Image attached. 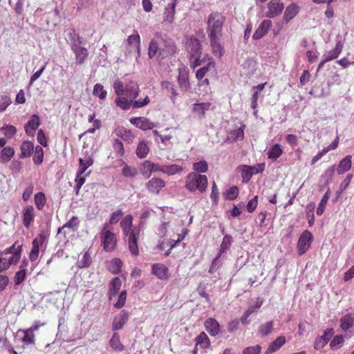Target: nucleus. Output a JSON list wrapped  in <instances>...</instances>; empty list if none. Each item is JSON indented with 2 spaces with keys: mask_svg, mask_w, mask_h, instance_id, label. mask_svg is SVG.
<instances>
[{
  "mask_svg": "<svg viewBox=\"0 0 354 354\" xmlns=\"http://www.w3.org/2000/svg\"><path fill=\"white\" fill-rule=\"evenodd\" d=\"M225 17L219 12L211 13L207 19V31L209 38L222 37L223 26Z\"/></svg>",
  "mask_w": 354,
  "mask_h": 354,
  "instance_id": "nucleus-1",
  "label": "nucleus"
},
{
  "mask_svg": "<svg viewBox=\"0 0 354 354\" xmlns=\"http://www.w3.org/2000/svg\"><path fill=\"white\" fill-rule=\"evenodd\" d=\"M207 187V178L205 175L198 173H189L185 179V187L190 192L198 190L200 192H204Z\"/></svg>",
  "mask_w": 354,
  "mask_h": 354,
  "instance_id": "nucleus-2",
  "label": "nucleus"
},
{
  "mask_svg": "<svg viewBox=\"0 0 354 354\" xmlns=\"http://www.w3.org/2000/svg\"><path fill=\"white\" fill-rule=\"evenodd\" d=\"M101 240L104 249L106 252H111L115 250L116 246V236L114 233L109 230L108 224H105L101 232Z\"/></svg>",
  "mask_w": 354,
  "mask_h": 354,
  "instance_id": "nucleus-3",
  "label": "nucleus"
},
{
  "mask_svg": "<svg viewBox=\"0 0 354 354\" xmlns=\"http://www.w3.org/2000/svg\"><path fill=\"white\" fill-rule=\"evenodd\" d=\"M313 234L308 230H305L300 235L297 242V250L300 255L304 254L310 248L312 241Z\"/></svg>",
  "mask_w": 354,
  "mask_h": 354,
  "instance_id": "nucleus-4",
  "label": "nucleus"
},
{
  "mask_svg": "<svg viewBox=\"0 0 354 354\" xmlns=\"http://www.w3.org/2000/svg\"><path fill=\"white\" fill-rule=\"evenodd\" d=\"M160 41L161 48L158 53V59H163L176 52V46L171 41L164 39L160 36Z\"/></svg>",
  "mask_w": 354,
  "mask_h": 354,
  "instance_id": "nucleus-5",
  "label": "nucleus"
},
{
  "mask_svg": "<svg viewBox=\"0 0 354 354\" xmlns=\"http://www.w3.org/2000/svg\"><path fill=\"white\" fill-rule=\"evenodd\" d=\"M283 8V3L281 0H271L268 3V11L266 16L268 18H274L281 14Z\"/></svg>",
  "mask_w": 354,
  "mask_h": 354,
  "instance_id": "nucleus-6",
  "label": "nucleus"
},
{
  "mask_svg": "<svg viewBox=\"0 0 354 354\" xmlns=\"http://www.w3.org/2000/svg\"><path fill=\"white\" fill-rule=\"evenodd\" d=\"M187 46L189 56H201L202 46L199 40L195 37H191L187 41Z\"/></svg>",
  "mask_w": 354,
  "mask_h": 354,
  "instance_id": "nucleus-7",
  "label": "nucleus"
},
{
  "mask_svg": "<svg viewBox=\"0 0 354 354\" xmlns=\"http://www.w3.org/2000/svg\"><path fill=\"white\" fill-rule=\"evenodd\" d=\"M40 125L39 118L37 115H32L27 123L24 126L26 133L28 136H33L35 130Z\"/></svg>",
  "mask_w": 354,
  "mask_h": 354,
  "instance_id": "nucleus-8",
  "label": "nucleus"
},
{
  "mask_svg": "<svg viewBox=\"0 0 354 354\" xmlns=\"http://www.w3.org/2000/svg\"><path fill=\"white\" fill-rule=\"evenodd\" d=\"M165 182L158 178H153L147 184L146 187L149 192L154 194H159L160 190L165 187Z\"/></svg>",
  "mask_w": 354,
  "mask_h": 354,
  "instance_id": "nucleus-9",
  "label": "nucleus"
},
{
  "mask_svg": "<svg viewBox=\"0 0 354 354\" xmlns=\"http://www.w3.org/2000/svg\"><path fill=\"white\" fill-rule=\"evenodd\" d=\"M75 56V64L77 65H82L86 61L88 57V50L82 46H78L71 50Z\"/></svg>",
  "mask_w": 354,
  "mask_h": 354,
  "instance_id": "nucleus-10",
  "label": "nucleus"
},
{
  "mask_svg": "<svg viewBox=\"0 0 354 354\" xmlns=\"http://www.w3.org/2000/svg\"><path fill=\"white\" fill-rule=\"evenodd\" d=\"M130 122L142 130L152 129L153 127H156V124L154 123L150 122L147 118L142 117L132 118L130 120Z\"/></svg>",
  "mask_w": 354,
  "mask_h": 354,
  "instance_id": "nucleus-11",
  "label": "nucleus"
},
{
  "mask_svg": "<svg viewBox=\"0 0 354 354\" xmlns=\"http://www.w3.org/2000/svg\"><path fill=\"white\" fill-rule=\"evenodd\" d=\"M128 319V313L124 310H122L121 313L114 318L112 326L113 330H119L122 329L124 325L127 322Z\"/></svg>",
  "mask_w": 354,
  "mask_h": 354,
  "instance_id": "nucleus-12",
  "label": "nucleus"
},
{
  "mask_svg": "<svg viewBox=\"0 0 354 354\" xmlns=\"http://www.w3.org/2000/svg\"><path fill=\"white\" fill-rule=\"evenodd\" d=\"M152 273L160 279H167L169 277V270L164 264L155 263L152 266Z\"/></svg>",
  "mask_w": 354,
  "mask_h": 354,
  "instance_id": "nucleus-13",
  "label": "nucleus"
},
{
  "mask_svg": "<svg viewBox=\"0 0 354 354\" xmlns=\"http://www.w3.org/2000/svg\"><path fill=\"white\" fill-rule=\"evenodd\" d=\"M178 84L181 91L186 92L190 88V84L188 78V73L185 71L178 69Z\"/></svg>",
  "mask_w": 354,
  "mask_h": 354,
  "instance_id": "nucleus-14",
  "label": "nucleus"
},
{
  "mask_svg": "<svg viewBox=\"0 0 354 354\" xmlns=\"http://www.w3.org/2000/svg\"><path fill=\"white\" fill-rule=\"evenodd\" d=\"M156 38L152 39L150 41L149 46V51L148 55L149 58H153L154 57H157L158 58V53L160 51V48H161V44L160 41V35H156Z\"/></svg>",
  "mask_w": 354,
  "mask_h": 354,
  "instance_id": "nucleus-15",
  "label": "nucleus"
},
{
  "mask_svg": "<svg viewBox=\"0 0 354 354\" xmlns=\"http://www.w3.org/2000/svg\"><path fill=\"white\" fill-rule=\"evenodd\" d=\"M272 26V22L270 20H263L259 25L257 30L253 34V39L255 40L259 39L268 32Z\"/></svg>",
  "mask_w": 354,
  "mask_h": 354,
  "instance_id": "nucleus-16",
  "label": "nucleus"
},
{
  "mask_svg": "<svg viewBox=\"0 0 354 354\" xmlns=\"http://www.w3.org/2000/svg\"><path fill=\"white\" fill-rule=\"evenodd\" d=\"M140 230H138L137 232L132 231L130 233V236L129 237L128 243H129V249L131 253L133 255H137L138 254V248L137 245L138 236L139 235Z\"/></svg>",
  "mask_w": 354,
  "mask_h": 354,
  "instance_id": "nucleus-17",
  "label": "nucleus"
},
{
  "mask_svg": "<svg viewBox=\"0 0 354 354\" xmlns=\"http://www.w3.org/2000/svg\"><path fill=\"white\" fill-rule=\"evenodd\" d=\"M35 218L34 207L32 205L26 207L23 210V224L28 228Z\"/></svg>",
  "mask_w": 354,
  "mask_h": 354,
  "instance_id": "nucleus-18",
  "label": "nucleus"
},
{
  "mask_svg": "<svg viewBox=\"0 0 354 354\" xmlns=\"http://www.w3.org/2000/svg\"><path fill=\"white\" fill-rule=\"evenodd\" d=\"M343 49V44L338 41L336 44L335 48L332 50L328 51L323 55L325 62H329L338 57Z\"/></svg>",
  "mask_w": 354,
  "mask_h": 354,
  "instance_id": "nucleus-19",
  "label": "nucleus"
},
{
  "mask_svg": "<svg viewBox=\"0 0 354 354\" xmlns=\"http://www.w3.org/2000/svg\"><path fill=\"white\" fill-rule=\"evenodd\" d=\"M67 35V41L69 44L71 50L81 46L82 40L74 29H71Z\"/></svg>",
  "mask_w": 354,
  "mask_h": 354,
  "instance_id": "nucleus-20",
  "label": "nucleus"
},
{
  "mask_svg": "<svg viewBox=\"0 0 354 354\" xmlns=\"http://www.w3.org/2000/svg\"><path fill=\"white\" fill-rule=\"evenodd\" d=\"M210 103H195L192 106V111L195 113L200 119L205 118V111L209 109Z\"/></svg>",
  "mask_w": 354,
  "mask_h": 354,
  "instance_id": "nucleus-21",
  "label": "nucleus"
},
{
  "mask_svg": "<svg viewBox=\"0 0 354 354\" xmlns=\"http://www.w3.org/2000/svg\"><path fill=\"white\" fill-rule=\"evenodd\" d=\"M205 326L207 331L212 336H216L219 333V324L213 318H209L205 322Z\"/></svg>",
  "mask_w": 354,
  "mask_h": 354,
  "instance_id": "nucleus-22",
  "label": "nucleus"
},
{
  "mask_svg": "<svg viewBox=\"0 0 354 354\" xmlns=\"http://www.w3.org/2000/svg\"><path fill=\"white\" fill-rule=\"evenodd\" d=\"M138 93L139 88L136 83L131 82L126 85L124 95L129 99H136L138 96Z\"/></svg>",
  "mask_w": 354,
  "mask_h": 354,
  "instance_id": "nucleus-23",
  "label": "nucleus"
},
{
  "mask_svg": "<svg viewBox=\"0 0 354 354\" xmlns=\"http://www.w3.org/2000/svg\"><path fill=\"white\" fill-rule=\"evenodd\" d=\"M122 285L121 279L119 277H114L109 283V299H112L119 292Z\"/></svg>",
  "mask_w": 354,
  "mask_h": 354,
  "instance_id": "nucleus-24",
  "label": "nucleus"
},
{
  "mask_svg": "<svg viewBox=\"0 0 354 354\" xmlns=\"http://www.w3.org/2000/svg\"><path fill=\"white\" fill-rule=\"evenodd\" d=\"M299 7L295 3L289 5L283 14V19L286 21H289L292 19L299 12Z\"/></svg>",
  "mask_w": 354,
  "mask_h": 354,
  "instance_id": "nucleus-25",
  "label": "nucleus"
},
{
  "mask_svg": "<svg viewBox=\"0 0 354 354\" xmlns=\"http://www.w3.org/2000/svg\"><path fill=\"white\" fill-rule=\"evenodd\" d=\"M286 342L284 336H279L274 342H272L267 348L266 354H271L279 350Z\"/></svg>",
  "mask_w": 354,
  "mask_h": 354,
  "instance_id": "nucleus-26",
  "label": "nucleus"
},
{
  "mask_svg": "<svg viewBox=\"0 0 354 354\" xmlns=\"http://www.w3.org/2000/svg\"><path fill=\"white\" fill-rule=\"evenodd\" d=\"M34 144L30 141H24L21 145V158L30 156L35 150Z\"/></svg>",
  "mask_w": 354,
  "mask_h": 354,
  "instance_id": "nucleus-27",
  "label": "nucleus"
},
{
  "mask_svg": "<svg viewBox=\"0 0 354 354\" xmlns=\"http://www.w3.org/2000/svg\"><path fill=\"white\" fill-rule=\"evenodd\" d=\"M221 37H210V44L212 48V52L214 55L218 57H221L223 55V49L221 45Z\"/></svg>",
  "mask_w": 354,
  "mask_h": 354,
  "instance_id": "nucleus-28",
  "label": "nucleus"
},
{
  "mask_svg": "<svg viewBox=\"0 0 354 354\" xmlns=\"http://www.w3.org/2000/svg\"><path fill=\"white\" fill-rule=\"evenodd\" d=\"M354 325V317L351 314H347L340 319V327L344 331H346Z\"/></svg>",
  "mask_w": 354,
  "mask_h": 354,
  "instance_id": "nucleus-29",
  "label": "nucleus"
},
{
  "mask_svg": "<svg viewBox=\"0 0 354 354\" xmlns=\"http://www.w3.org/2000/svg\"><path fill=\"white\" fill-rule=\"evenodd\" d=\"M10 248L11 249L12 254H13V256L10 257L9 259L15 264L20 259L22 244L19 243L18 241H16Z\"/></svg>",
  "mask_w": 354,
  "mask_h": 354,
  "instance_id": "nucleus-30",
  "label": "nucleus"
},
{
  "mask_svg": "<svg viewBox=\"0 0 354 354\" xmlns=\"http://www.w3.org/2000/svg\"><path fill=\"white\" fill-rule=\"evenodd\" d=\"M209 345V339L204 332L201 333L200 335L196 338V348L200 346L201 348L205 349L208 348Z\"/></svg>",
  "mask_w": 354,
  "mask_h": 354,
  "instance_id": "nucleus-31",
  "label": "nucleus"
},
{
  "mask_svg": "<svg viewBox=\"0 0 354 354\" xmlns=\"http://www.w3.org/2000/svg\"><path fill=\"white\" fill-rule=\"evenodd\" d=\"M238 169L241 172L243 182H249L254 174L251 166L241 165L238 167Z\"/></svg>",
  "mask_w": 354,
  "mask_h": 354,
  "instance_id": "nucleus-32",
  "label": "nucleus"
},
{
  "mask_svg": "<svg viewBox=\"0 0 354 354\" xmlns=\"http://www.w3.org/2000/svg\"><path fill=\"white\" fill-rule=\"evenodd\" d=\"M109 345L116 352H121L124 348V346L120 342L118 334L115 333L112 335V337L109 341Z\"/></svg>",
  "mask_w": 354,
  "mask_h": 354,
  "instance_id": "nucleus-33",
  "label": "nucleus"
},
{
  "mask_svg": "<svg viewBox=\"0 0 354 354\" xmlns=\"http://www.w3.org/2000/svg\"><path fill=\"white\" fill-rule=\"evenodd\" d=\"M351 156L348 155L339 162L337 168V171L339 174H344L350 169L351 167Z\"/></svg>",
  "mask_w": 354,
  "mask_h": 354,
  "instance_id": "nucleus-34",
  "label": "nucleus"
},
{
  "mask_svg": "<svg viewBox=\"0 0 354 354\" xmlns=\"http://www.w3.org/2000/svg\"><path fill=\"white\" fill-rule=\"evenodd\" d=\"M283 150L279 144H275L268 150V157L272 160H276L282 154Z\"/></svg>",
  "mask_w": 354,
  "mask_h": 354,
  "instance_id": "nucleus-35",
  "label": "nucleus"
},
{
  "mask_svg": "<svg viewBox=\"0 0 354 354\" xmlns=\"http://www.w3.org/2000/svg\"><path fill=\"white\" fill-rule=\"evenodd\" d=\"M127 43L130 46L137 49L138 56L140 55V37L138 34L131 35L127 39Z\"/></svg>",
  "mask_w": 354,
  "mask_h": 354,
  "instance_id": "nucleus-36",
  "label": "nucleus"
},
{
  "mask_svg": "<svg viewBox=\"0 0 354 354\" xmlns=\"http://www.w3.org/2000/svg\"><path fill=\"white\" fill-rule=\"evenodd\" d=\"M127 97H123L120 95L115 100V103L118 106L121 108L123 110H128L130 109L131 105L132 104L133 100L129 99Z\"/></svg>",
  "mask_w": 354,
  "mask_h": 354,
  "instance_id": "nucleus-37",
  "label": "nucleus"
},
{
  "mask_svg": "<svg viewBox=\"0 0 354 354\" xmlns=\"http://www.w3.org/2000/svg\"><path fill=\"white\" fill-rule=\"evenodd\" d=\"M161 170L162 173L171 176L181 172L183 171V167L177 165H164Z\"/></svg>",
  "mask_w": 354,
  "mask_h": 354,
  "instance_id": "nucleus-38",
  "label": "nucleus"
},
{
  "mask_svg": "<svg viewBox=\"0 0 354 354\" xmlns=\"http://www.w3.org/2000/svg\"><path fill=\"white\" fill-rule=\"evenodd\" d=\"M177 0H172V2L169 4L168 8H166V11L165 12V20L171 23L174 17L175 14V8L176 5Z\"/></svg>",
  "mask_w": 354,
  "mask_h": 354,
  "instance_id": "nucleus-39",
  "label": "nucleus"
},
{
  "mask_svg": "<svg viewBox=\"0 0 354 354\" xmlns=\"http://www.w3.org/2000/svg\"><path fill=\"white\" fill-rule=\"evenodd\" d=\"M149 148L145 141H141L136 149V155L140 158H145L149 153Z\"/></svg>",
  "mask_w": 354,
  "mask_h": 354,
  "instance_id": "nucleus-40",
  "label": "nucleus"
},
{
  "mask_svg": "<svg viewBox=\"0 0 354 354\" xmlns=\"http://www.w3.org/2000/svg\"><path fill=\"white\" fill-rule=\"evenodd\" d=\"M79 162L80 168L77 171L78 175H82L93 165V160L90 157H86L85 159L80 158Z\"/></svg>",
  "mask_w": 354,
  "mask_h": 354,
  "instance_id": "nucleus-41",
  "label": "nucleus"
},
{
  "mask_svg": "<svg viewBox=\"0 0 354 354\" xmlns=\"http://www.w3.org/2000/svg\"><path fill=\"white\" fill-rule=\"evenodd\" d=\"M15 151L10 147H6L3 149L1 153L0 159L2 162H8L14 156Z\"/></svg>",
  "mask_w": 354,
  "mask_h": 354,
  "instance_id": "nucleus-42",
  "label": "nucleus"
},
{
  "mask_svg": "<svg viewBox=\"0 0 354 354\" xmlns=\"http://www.w3.org/2000/svg\"><path fill=\"white\" fill-rule=\"evenodd\" d=\"M214 67V64L212 62H209L207 64L196 71V77L198 80H203L205 75L207 73V72L209 71Z\"/></svg>",
  "mask_w": 354,
  "mask_h": 354,
  "instance_id": "nucleus-43",
  "label": "nucleus"
},
{
  "mask_svg": "<svg viewBox=\"0 0 354 354\" xmlns=\"http://www.w3.org/2000/svg\"><path fill=\"white\" fill-rule=\"evenodd\" d=\"M330 190L328 189L322 197L316 210V213L317 215L321 216L324 213V209L326 206L328 198L330 197Z\"/></svg>",
  "mask_w": 354,
  "mask_h": 354,
  "instance_id": "nucleus-44",
  "label": "nucleus"
},
{
  "mask_svg": "<svg viewBox=\"0 0 354 354\" xmlns=\"http://www.w3.org/2000/svg\"><path fill=\"white\" fill-rule=\"evenodd\" d=\"M80 221L77 216H73L68 222H66L63 226L62 229L68 228L72 232H75L78 229Z\"/></svg>",
  "mask_w": 354,
  "mask_h": 354,
  "instance_id": "nucleus-45",
  "label": "nucleus"
},
{
  "mask_svg": "<svg viewBox=\"0 0 354 354\" xmlns=\"http://www.w3.org/2000/svg\"><path fill=\"white\" fill-rule=\"evenodd\" d=\"M231 245V236L229 235L224 236L222 243L221 244L220 250L217 254V258H220L222 254L226 252Z\"/></svg>",
  "mask_w": 354,
  "mask_h": 354,
  "instance_id": "nucleus-46",
  "label": "nucleus"
},
{
  "mask_svg": "<svg viewBox=\"0 0 354 354\" xmlns=\"http://www.w3.org/2000/svg\"><path fill=\"white\" fill-rule=\"evenodd\" d=\"M273 328V322L270 321L267 322L265 324H261L259 326L258 330L259 333L261 334L262 336H267L269 335Z\"/></svg>",
  "mask_w": 354,
  "mask_h": 354,
  "instance_id": "nucleus-47",
  "label": "nucleus"
},
{
  "mask_svg": "<svg viewBox=\"0 0 354 354\" xmlns=\"http://www.w3.org/2000/svg\"><path fill=\"white\" fill-rule=\"evenodd\" d=\"M93 94L98 97L100 100H104L106 97L107 93L104 89V86L100 84H96L94 86Z\"/></svg>",
  "mask_w": 354,
  "mask_h": 354,
  "instance_id": "nucleus-48",
  "label": "nucleus"
},
{
  "mask_svg": "<svg viewBox=\"0 0 354 354\" xmlns=\"http://www.w3.org/2000/svg\"><path fill=\"white\" fill-rule=\"evenodd\" d=\"M33 161L36 165H40L44 158V150L39 145L36 146L34 150Z\"/></svg>",
  "mask_w": 354,
  "mask_h": 354,
  "instance_id": "nucleus-49",
  "label": "nucleus"
},
{
  "mask_svg": "<svg viewBox=\"0 0 354 354\" xmlns=\"http://www.w3.org/2000/svg\"><path fill=\"white\" fill-rule=\"evenodd\" d=\"M35 202L38 209L41 210L44 207L46 200L43 192H38L35 195Z\"/></svg>",
  "mask_w": 354,
  "mask_h": 354,
  "instance_id": "nucleus-50",
  "label": "nucleus"
},
{
  "mask_svg": "<svg viewBox=\"0 0 354 354\" xmlns=\"http://www.w3.org/2000/svg\"><path fill=\"white\" fill-rule=\"evenodd\" d=\"M91 263V258L90 254L86 252H85L82 259L77 263V267L80 268H87Z\"/></svg>",
  "mask_w": 354,
  "mask_h": 354,
  "instance_id": "nucleus-51",
  "label": "nucleus"
},
{
  "mask_svg": "<svg viewBox=\"0 0 354 354\" xmlns=\"http://www.w3.org/2000/svg\"><path fill=\"white\" fill-rule=\"evenodd\" d=\"M122 263L119 259H114L110 262V270L114 273L118 274L120 272Z\"/></svg>",
  "mask_w": 354,
  "mask_h": 354,
  "instance_id": "nucleus-52",
  "label": "nucleus"
},
{
  "mask_svg": "<svg viewBox=\"0 0 354 354\" xmlns=\"http://www.w3.org/2000/svg\"><path fill=\"white\" fill-rule=\"evenodd\" d=\"M193 169L198 173H205L207 171L208 165L205 160H201L193 164Z\"/></svg>",
  "mask_w": 354,
  "mask_h": 354,
  "instance_id": "nucleus-53",
  "label": "nucleus"
},
{
  "mask_svg": "<svg viewBox=\"0 0 354 354\" xmlns=\"http://www.w3.org/2000/svg\"><path fill=\"white\" fill-rule=\"evenodd\" d=\"M113 87L115 94L118 96L122 95L124 94L125 87H124L123 84L121 81L118 80H115L113 84Z\"/></svg>",
  "mask_w": 354,
  "mask_h": 354,
  "instance_id": "nucleus-54",
  "label": "nucleus"
},
{
  "mask_svg": "<svg viewBox=\"0 0 354 354\" xmlns=\"http://www.w3.org/2000/svg\"><path fill=\"white\" fill-rule=\"evenodd\" d=\"M329 337H317L314 344V348L316 350H320L323 348L328 342Z\"/></svg>",
  "mask_w": 354,
  "mask_h": 354,
  "instance_id": "nucleus-55",
  "label": "nucleus"
},
{
  "mask_svg": "<svg viewBox=\"0 0 354 354\" xmlns=\"http://www.w3.org/2000/svg\"><path fill=\"white\" fill-rule=\"evenodd\" d=\"M239 195V189L237 187H230L225 193L226 198L229 200H234Z\"/></svg>",
  "mask_w": 354,
  "mask_h": 354,
  "instance_id": "nucleus-56",
  "label": "nucleus"
},
{
  "mask_svg": "<svg viewBox=\"0 0 354 354\" xmlns=\"http://www.w3.org/2000/svg\"><path fill=\"white\" fill-rule=\"evenodd\" d=\"M23 333L24 336L22 338V342L26 344H32L35 342V335L33 333H30L28 330H24Z\"/></svg>",
  "mask_w": 354,
  "mask_h": 354,
  "instance_id": "nucleus-57",
  "label": "nucleus"
},
{
  "mask_svg": "<svg viewBox=\"0 0 354 354\" xmlns=\"http://www.w3.org/2000/svg\"><path fill=\"white\" fill-rule=\"evenodd\" d=\"M126 299H127V291L122 290L120 293L117 302L114 304V306L117 308H122L125 304Z\"/></svg>",
  "mask_w": 354,
  "mask_h": 354,
  "instance_id": "nucleus-58",
  "label": "nucleus"
},
{
  "mask_svg": "<svg viewBox=\"0 0 354 354\" xmlns=\"http://www.w3.org/2000/svg\"><path fill=\"white\" fill-rule=\"evenodd\" d=\"M26 277V270L21 269L19 270L15 275L14 280L15 285L21 284Z\"/></svg>",
  "mask_w": 354,
  "mask_h": 354,
  "instance_id": "nucleus-59",
  "label": "nucleus"
},
{
  "mask_svg": "<svg viewBox=\"0 0 354 354\" xmlns=\"http://www.w3.org/2000/svg\"><path fill=\"white\" fill-rule=\"evenodd\" d=\"M113 149L119 154V156H123L124 149L122 142L119 139L114 140Z\"/></svg>",
  "mask_w": 354,
  "mask_h": 354,
  "instance_id": "nucleus-60",
  "label": "nucleus"
},
{
  "mask_svg": "<svg viewBox=\"0 0 354 354\" xmlns=\"http://www.w3.org/2000/svg\"><path fill=\"white\" fill-rule=\"evenodd\" d=\"M258 205V196H255L253 198H252L247 204V210L248 212H253L257 208Z\"/></svg>",
  "mask_w": 354,
  "mask_h": 354,
  "instance_id": "nucleus-61",
  "label": "nucleus"
},
{
  "mask_svg": "<svg viewBox=\"0 0 354 354\" xmlns=\"http://www.w3.org/2000/svg\"><path fill=\"white\" fill-rule=\"evenodd\" d=\"M261 350V347L259 345L249 346L243 350V354H260Z\"/></svg>",
  "mask_w": 354,
  "mask_h": 354,
  "instance_id": "nucleus-62",
  "label": "nucleus"
},
{
  "mask_svg": "<svg viewBox=\"0 0 354 354\" xmlns=\"http://www.w3.org/2000/svg\"><path fill=\"white\" fill-rule=\"evenodd\" d=\"M15 264L10 259L2 258L0 259V272L5 271L9 268L10 265Z\"/></svg>",
  "mask_w": 354,
  "mask_h": 354,
  "instance_id": "nucleus-63",
  "label": "nucleus"
},
{
  "mask_svg": "<svg viewBox=\"0 0 354 354\" xmlns=\"http://www.w3.org/2000/svg\"><path fill=\"white\" fill-rule=\"evenodd\" d=\"M1 129L4 131V134L8 137L13 136L17 132L16 128L12 125H5Z\"/></svg>",
  "mask_w": 354,
  "mask_h": 354,
  "instance_id": "nucleus-64",
  "label": "nucleus"
}]
</instances>
